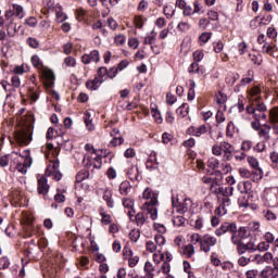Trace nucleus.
I'll return each instance as SVG.
<instances>
[{"label":"nucleus","instance_id":"f257e3e1","mask_svg":"<svg viewBox=\"0 0 278 278\" xmlns=\"http://www.w3.org/2000/svg\"><path fill=\"white\" fill-rule=\"evenodd\" d=\"M34 115H26L20 121V129L14 134V138L17 144L21 147H27L34 140Z\"/></svg>","mask_w":278,"mask_h":278},{"label":"nucleus","instance_id":"f03ea898","mask_svg":"<svg viewBox=\"0 0 278 278\" xmlns=\"http://www.w3.org/2000/svg\"><path fill=\"white\" fill-rule=\"evenodd\" d=\"M225 233H230V240L232 244L237 245V252L240 255H244L247 253V245L236 233H238V226L236 223H224L220 227L215 229V236L220 238V236H225Z\"/></svg>","mask_w":278,"mask_h":278},{"label":"nucleus","instance_id":"7ed1b4c3","mask_svg":"<svg viewBox=\"0 0 278 278\" xmlns=\"http://www.w3.org/2000/svg\"><path fill=\"white\" fill-rule=\"evenodd\" d=\"M143 199L146 202L142 205L143 212L150 214L151 220L157 219V193L153 192L151 188H146L142 193Z\"/></svg>","mask_w":278,"mask_h":278},{"label":"nucleus","instance_id":"20e7f679","mask_svg":"<svg viewBox=\"0 0 278 278\" xmlns=\"http://www.w3.org/2000/svg\"><path fill=\"white\" fill-rule=\"evenodd\" d=\"M172 205L174 210H176L177 214H186V212H188L192 205V200L190 198L172 195Z\"/></svg>","mask_w":278,"mask_h":278},{"label":"nucleus","instance_id":"39448f33","mask_svg":"<svg viewBox=\"0 0 278 278\" xmlns=\"http://www.w3.org/2000/svg\"><path fill=\"white\" fill-rule=\"evenodd\" d=\"M7 21H14V18H25V11L21 4H12L11 9L4 14Z\"/></svg>","mask_w":278,"mask_h":278},{"label":"nucleus","instance_id":"423d86ee","mask_svg":"<svg viewBox=\"0 0 278 278\" xmlns=\"http://www.w3.org/2000/svg\"><path fill=\"white\" fill-rule=\"evenodd\" d=\"M218 243V239L212 235H204L202 237V244L200 245L201 251L203 253H210L212 251V247H216Z\"/></svg>","mask_w":278,"mask_h":278},{"label":"nucleus","instance_id":"0eeeda50","mask_svg":"<svg viewBox=\"0 0 278 278\" xmlns=\"http://www.w3.org/2000/svg\"><path fill=\"white\" fill-rule=\"evenodd\" d=\"M12 155H15V160H17V165H16V170H18V173H21L22 175H27V169L29 168V166H31V157H28L26 154V157L24 159V162H21L18 160V157H21V160H23L22 155H18V153L13 152Z\"/></svg>","mask_w":278,"mask_h":278},{"label":"nucleus","instance_id":"6e6552de","mask_svg":"<svg viewBox=\"0 0 278 278\" xmlns=\"http://www.w3.org/2000/svg\"><path fill=\"white\" fill-rule=\"evenodd\" d=\"M236 151V148L227 142L222 141V153H224L223 160L224 162H231L233 160V152Z\"/></svg>","mask_w":278,"mask_h":278},{"label":"nucleus","instance_id":"1a4fd4ad","mask_svg":"<svg viewBox=\"0 0 278 278\" xmlns=\"http://www.w3.org/2000/svg\"><path fill=\"white\" fill-rule=\"evenodd\" d=\"M85 166L87 168H90V166H93V168L99 169L101 168V166H103V159L98 153L90 155L87 159V163L85 164Z\"/></svg>","mask_w":278,"mask_h":278},{"label":"nucleus","instance_id":"9d476101","mask_svg":"<svg viewBox=\"0 0 278 278\" xmlns=\"http://www.w3.org/2000/svg\"><path fill=\"white\" fill-rule=\"evenodd\" d=\"M101 56L99 54V50H92L89 54H84L81 56V62L84 64H90V62H99Z\"/></svg>","mask_w":278,"mask_h":278},{"label":"nucleus","instance_id":"9b49d317","mask_svg":"<svg viewBox=\"0 0 278 278\" xmlns=\"http://www.w3.org/2000/svg\"><path fill=\"white\" fill-rule=\"evenodd\" d=\"M270 129H273L270 124H264L258 130V138L264 142H268V140H270Z\"/></svg>","mask_w":278,"mask_h":278},{"label":"nucleus","instance_id":"f8f14e48","mask_svg":"<svg viewBox=\"0 0 278 278\" xmlns=\"http://www.w3.org/2000/svg\"><path fill=\"white\" fill-rule=\"evenodd\" d=\"M37 191L39 194H42L43 197H46V194L49 193V184L47 177H41L38 179Z\"/></svg>","mask_w":278,"mask_h":278},{"label":"nucleus","instance_id":"ddd939ff","mask_svg":"<svg viewBox=\"0 0 278 278\" xmlns=\"http://www.w3.org/2000/svg\"><path fill=\"white\" fill-rule=\"evenodd\" d=\"M245 111L248 114H253L255 121H258L260 123H262V121H266L267 118L266 113L255 111V106L248 105Z\"/></svg>","mask_w":278,"mask_h":278},{"label":"nucleus","instance_id":"4468645a","mask_svg":"<svg viewBox=\"0 0 278 278\" xmlns=\"http://www.w3.org/2000/svg\"><path fill=\"white\" fill-rule=\"evenodd\" d=\"M188 134L190 136H197V138H201L203 134H207V126L205 125H201L200 127L191 126L190 128H188Z\"/></svg>","mask_w":278,"mask_h":278},{"label":"nucleus","instance_id":"2eb2a0df","mask_svg":"<svg viewBox=\"0 0 278 278\" xmlns=\"http://www.w3.org/2000/svg\"><path fill=\"white\" fill-rule=\"evenodd\" d=\"M178 251L180 255H184V257L190 258L195 253L194 244L189 243V244L182 245Z\"/></svg>","mask_w":278,"mask_h":278},{"label":"nucleus","instance_id":"dca6fc26","mask_svg":"<svg viewBox=\"0 0 278 278\" xmlns=\"http://www.w3.org/2000/svg\"><path fill=\"white\" fill-rule=\"evenodd\" d=\"M238 190L240 194H251V190H253V184L251 181H241L238 184Z\"/></svg>","mask_w":278,"mask_h":278},{"label":"nucleus","instance_id":"f3484780","mask_svg":"<svg viewBox=\"0 0 278 278\" xmlns=\"http://www.w3.org/2000/svg\"><path fill=\"white\" fill-rule=\"evenodd\" d=\"M250 101H262V89L260 86H254L249 91Z\"/></svg>","mask_w":278,"mask_h":278},{"label":"nucleus","instance_id":"a211bd4d","mask_svg":"<svg viewBox=\"0 0 278 278\" xmlns=\"http://www.w3.org/2000/svg\"><path fill=\"white\" fill-rule=\"evenodd\" d=\"M60 170V160L51 161L48 167L46 168L47 177H51V175L55 172Z\"/></svg>","mask_w":278,"mask_h":278},{"label":"nucleus","instance_id":"6ab92c4d","mask_svg":"<svg viewBox=\"0 0 278 278\" xmlns=\"http://www.w3.org/2000/svg\"><path fill=\"white\" fill-rule=\"evenodd\" d=\"M112 190L110 189H105L102 195L103 201H105L108 207H110L111 210L114 208V198Z\"/></svg>","mask_w":278,"mask_h":278},{"label":"nucleus","instance_id":"aec40b11","mask_svg":"<svg viewBox=\"0 0 278 278\" xmlns=\"http://www.w3.org/2000/svg\"><path fill=\"white\" fill-rule=\"evenodd\" d=\"M277 51V45L275 42H265L262 46V53H266L267 55H273Z\"/></svg>","mask_w":278,"mask_h":278},{"label":"nucleus","instance_id":"412c9836","mask_svg":"<svg viewBox=\"0 0 278 278\" xmlns=\"http://www.w3.org/2000/svg\"><path fill=\"white\" fill-rule=\"evenodd\" d=\"M43 77L47 81V87L51 88L55 81V74L51 70L43 71Z\"/></svg>","mask_w":278,"mask_h":278},{"label":"nucleus","instance_id":"4be33fe9","mask_svg":"<svg viewBox=\"0 0 278 278\" xmlns=\"http://www.w3.org/2000/svg\"><path fill=\"white\" fill-rule=\"evenodd\" d=\"M139 175H140V172H139L137 165H132L127 170V176L130 179V181H138Z\"/></svg>","mask_w":278,"mask_h":278},{"label":"nucleus","instance_id":"5701e85b","mask_svg":"<svg viewBox=\"0 0 278 278\" xmlns=\"http://www.w3.org/2000/svg\"><path fill=\"white\" fill-rule=\"evenodd\" d=\"M146 167L148 170H155V168H157V157L155 156V153L151 154L147 160Z\"/></svg>","mask_w":278,"mask_h":278},{"label":"nucleus","instance_id":"b1692460","mask_svg":"<svg viewBox=\"0 0 278 278\" xmlns=\"http://www.w3.org/2000/svg\"><path fill=\"white\" fill-rule=\"evenodd\" d=\"M84 121L88 131H94V123H92V116L90 115V112L87 111L85 113Z\"/></svg>","mask_w":278,"mask_h":278},{"label":"nucleus","instance_id":"393cba45","mask_svg":"<svg viewBox=\"0 0 278 278\" xmlns=\"http://www.w3.org/2000/svg\"><path fill=\"white\" fill-rule=\"evenodd\" d=\"M154 243L159 248V253H162L164 244H166V238H164L162 235H156L154 237Z\"/></svg>","mask_w":278,"mask_h":278},{"label":"nucleus","instance_id":"a878e982","mask_svg":"<svg viewBox=\"0 0 278 278\" xmlns=\"http://www.w3.org/2000/svg\"><path fill=\"white\" fill-rule=\"evenodd\" d=\"M261 277L273 278V277H278V274L276 270L273 269V267H266L263 270H261Z\"/></svg>","mask_w":278,"mask_h":278},{"label":"nucleus","instance_id":"bb28decb","mask_svg":"<svg viewBox=\"0 0 278 278\" xmlns=\"http://www.w3.org/2000/svg\"><path fill=\"white\" fill-rule=\"evenodd\" d=\"M101 84L103 83H101V80L94 77V79L87 80L86 87L88 88V90H99V87L101 86Z\"/></svg>","mask_w":278,"mask_h":278},{"label":"nucleus","instance_id":"cd10ccee","mask_svg":"<svg viewBox=\"0 0 278 278\" xmlns=\"http://www.w3.org/2000/svg\"><path fill=\"white\" fill-rule=\"evenodd\" d=\"M190 106L188 103H182L177 110L176 114L180 116V118H186V115L189 114Z\"/></svg>","mask_w":278,"mask_h":278},{"label":"nucleus","instance_id":"c85d7f7f","mask_svg":"<svg viewBox=\"0 0 278 278\" xmlns=\"http://www.w3.org/2000/svg\"><path fill=\"white\" fill-rule=\"evenodd\" d=\"M108 67H100L98 71H97V78L100 80V83H104L105 81V78L108 77Z\"/></svg>","mask_w":278,"mask_h":278},{"label":"nucleus","instance_id":"c756f323","mask_svg":"<svg viewBox=\"0 0 278 278\" xmlns=\"http://www.w3.org/2000/svg\"><path fill=\"white\" fill-rule=\"evenodd\" d=\"M252 108H255V112H266V104L262 102V100L258 101H252V104H250Z\"/></svg>","mask_w":278,"mask_h":278},{"label":"nucleus","instance_id":"7c9ffc66","mask_svg":"<svg viewBox=\"0 0 278 278\" xmlns=\"http://www.w3.org/2000/svg\"><path fill=\"white\" fill-rule=\"evenodd\" d=\"M129 190H131V184L129 181L125 180L119 185V193L127 195L129 194Z\"/></svg>","mask_w":278,"mask_h":278},{"label":"nucleus","instance_id":"2f4dec72","mask_svg":"<svg viewBox=\"0 0 278 278\" xmlns=\"http://www.w3.org/2000/svg\"><path fill=\"white\" fill-rule=\"evenodd\" d=\"M88 177H90V172H88L87 169H83L77 173L76 182L81 184V181H84L85 179H88Z\"/></svg>","mask_w":278,"mask_h":278},{"label":"nucleus","instance_id":"473e14b6","mask_svg":"<svg viewBox=\"0 0 278 278\" xmlns=\"http://www.w3.org/2000/svg\"><path fill=\"white\" fill-rule=\"evenodd\" d=\"M264 177V170L262 167H258L252 172L251 179L252 181H260Z\"/></svg>","mask_w":278,"mask_h":278},{"label":"nucleus","instance_id":"72a5a7b5","mask_svg":"<svg viewBox=\"0 0 278 278\" xmlns=\"http://www.w3.org/2000/svg\"><path fill=\"white\" fill-rule=\"evenodd\" d=\"M223 197V199L227 197H233V187L228 186V187H223L222 188V193H219V199Z\"/></svg>","mask_w":278,"mask_h":278},{"label":"nucleus","instance_id":"f704fd0d","mask_svg":"<svg viewBox=\"0 0 278 278\" xmlns=\"http://www.w3.org/2000/svg\"><path fill=\"white\" fill-rule=\"evenodd\" d=\"M129 255L130 257L128 258V266L129 268H134L138 262H140V257L139 256H134V251L129 250Z\"/></svg>","mask_w":278,"mask_h":278},{"label":"nucleus","instance_id":"c9c22d12","mask_svg":"<svg viewBox=\"0 0 278 278\" xmlns=\"http://www.w3.org/2000/svg\"><path fill=\"white\" fill-rule=\"evenodd\" d=\"M269 123H278V106L269 110Z\"/></svg>","mask_w":278,"mask_h":278},{"label":"nucleus","instance_id":"e433bc0d","mask_svg":"<svg viewBox=\"0 0 278 278\" xmlns=\"http://www.w3.org/2000/svg\"><path fill=\"white\" fill-rule=\"evenodd\" d=\"M236 236L239 238V240H247V238H249V231L247 230V227H240L237 229Z\"/></svg>","mask_w":278,"mask_h":278},{"label":"nucleus","instance_id":"4c0bfd02","mask_svg":"<svg viewBox=\"0 0 278 278\" xmlns=\"http://www.w3.org/2000/svg\"><path fill=\"white\" fill-rule=\"evenodd\" d=\"M146 249L149 253H160V248L155 244V241H147Z\"/></svg>","mask_w":278,"mask_h":278},{"label":"nucleus","instance_id":"58836bf2","mask_svg":"<svg viewBox=\"0 0 278 278\" xmlns=\"http://www.w3.org/2000/svg\"><path fill=\"white\" fill-rule=\"evenodd\" d=\"M100 216L102 217V219H101L102 225H111L112 224V215L111 214H108V213L101 211Z\"/></svg>","mask_w":278,"mask_h":278},{"label":"nucleus","instance_id":"ea45409f","mask_svg":"<svg viewBox=\"0 0 278 278\" xmlns=\"http://www.w3.org/2000/svg\"><path fill=\"white\" fill-rule=\"evenodd\" d=\"M163 14L166 16V18H173V16H175V9L173 5H165L163 9Z\"/></svg>","mask_w":278,"mask_h":278},{"label":"nucleus","instance_id":"a19ab883","mask_svg":"<svg viewBox=\"0 0 278 278\" xmlns=\"http://www.w3.org/2000/svg\"><path fill=\"white\" fill-rule=\"evenodd\" d=\"M114 42L117 45V47H123L127 42V37L123 34L116 35L114 37Z\"/></svg>","mask_w":278,"mask_h":278},{"label":"nucleus","instance_id":"79ce46f5","mask_svg":"<svg viewBox=\"0 0 278 278\" xmlns=\"http://www.w3.org/2000/svg\"><path fill=\"white\" fill-rule=\"evenodd\" d=\"M135 220H136L137 227H142V225H144V223H147V217H144V213H138L135 216Z\"/></svg>","mask_w":278,"mask_h":278},{"label":"nucleus","instance_id":"37998d69","mask_svg":"<svg viewBox=\"0 0 278 278\" xmlns=\"http://www.w3.org/2000/svg\"><path fill=\"white\" fill-rule=\"evenodd\" d=\"M238 205L239 207H249V198L247 197V194H241V197H239Z\"/></svg>","mask_w":278,"mask_h":278},{"label":"nucleus","instance_id":"c03bdc74","mask_svg":"<svg viewBox=\"0 0 278 278\" xmlns=\"http://www.w3.org/2000/svg\"><path fill=\"white\" fill-rule=\"evenodd\" d=\"M215 101L219 105H223L224 103H227V94L219 91L217 94H215Z\"/></svg>","mask_w":278,"mask_h":278},{"label":"nucleus","instance_id":"a18cd8bd","mask_svg":"<svg viewBox=\"0 0 278 278\" xmlns=\"http://www.w3.org/2000/svg\"><path fill=\"white\" fill-rule=\"evenodd\" d=\"M263 216L265 220H277V215L273 213L270 210H264L263 211Z\"/></svg>","mask_w":278,"mask_h":278},{"label":"nucleus","instance_id":"49530a36","mask_svg":"<svg viewBox=\"0 0 278 278\" xmlns=\"http://www.w3.org/2000/svg\"><path fill=\"white\" fill-rule=\"evenodd\" d=\"M248 163L250 164L251 168H253V170L261 168L260 167V161L257 159H255L254 156H248Z\"/></svg>","mask_w":278,"mask_h":278},{"label":"nucleus","instance_id":"de8ad7c7","mask_svg":"<svg viewBox=\"0 0 278 278\" xmlns=\"http://www.w3.org/2000/svg\"><path fill=\"white\" fill-rule=\"evenodd\" d=\"M190 242L192 244H200V247H201V244L203 242V237L199 233H192L190 237Z\"/></svg>","mask_w":278,"mask_h":278},{"label":"nucleus","instance_id":"09e8293b","mask_svg":"<svg viewBox=\"0 0 278 278\" xmlns=\"http://www.w3.org/2000/svg\"><path fill=\"white\" fill-rule=\"evenodd\" d=\"M16 31H18L16 29V24L12 23L11 21V24L7 28V34L10 36V38H14V36H16Z\"/></svg>","mask_w":278,"mask_h":278},{"label":"nucleus","instance_id":"8fccbe9b","mask_svg":"<svg viewBox=\"0 0 278 278\" xmlns=\"http://www.w3.org/2000/svg\"><path fill=\"white\" fill-rule=\"evenodd\" d=\"M223 191V186L220 185H211V192L212 194H216V197H218V199H220V193Z\"/></svg>","mask_w":278,"mask_h":278},{"label":"nucleus","instance_id":"3c124183","mask_svg":"<svg viewBox=\"0 0 278 278\" xmlns=\"http://www.w3.org/2000/svg\"><path fill=\"white\" fill-rule=\"evenodd\" d=\"M253 149V141L245 139L241 143V151H251Z\"/></svg>","mask_w":278,"mask_h":278},{"label":"nucleus","instance_id":"603ef678","mask_svg":"<svg viewBox=\"0 0 278 278\" xmlns=\"http://www.w3.org/2000/svg\"><path fill=\"white\" fill-rule=\"evenodd\" d=\"M266 142L267 141L262 140L261 142L256 143L253 148L254 151H256V153H264V151H266Z\"/></svg>","mask_w":278,"mask_h":278},{"label":"nucleus","instance_id":"864d4df0","mask_svg":"<svg viewBox=\"0 0 278 278\" xmlns=\"http://www.w3.org/2000/svg\"><path fill=\"white\" fill-rule=\"evenodd\" d=\"M28 97L29 99L36 103V101L39 99V94H38V91H36V89H34V87H30L28 89Z\"/></svg>","mask_w":278,"mask_h":278},{"label":"nucleus","instance_id":"5fc2aeb1","mask_svg":"<svg viewBox=\"0 0 278 278\" xmlns=\"http://www.w3.org/2000/svg\"><path fill=\"white\" fill-rule=\"evenodd\" d=\"M30 61L33 66H35L36 68H42V61L40 60V56H38L37 54L33 55Z\"/></svg>","mask_w":278,"mask_h":278},{"label":"nucleus","instance_id":"6e6d98bb","mask_svg":"<svg viewBox=\"0 0 278 278\" xmlns=\"http://www.w3.org/2000/svg\"><path fill=\"white\" fill-rule=\"evenodd\" d=\"M236 127L233 126V122H229L226 128V136L228 138H233Z\"/></svg>","mask_w":278,"mask_h":278},{"label":"nucleus","instance_id":"4d7b16f0","mask_svg":"<svg viewBox=\"0 0 278 278\" xmlns=\"http://www.w3.org/2000/svg\"><path fill=\"white\" fill-rule=\"evenodd\" d=\"M207 166H208V168L216 170V168H218V166H220V162L217 159L212 157L208 160Z\"/></svg>","mask_w":278,"mask_h":278},{"label":"nucleus","instance_id":"13d9d810","mask_svg":"<svg viewBox=\"0 0 278 278\" xmlns=\"http://www.w3.org/2000/svg\"><path fill=\"white\" fill-rule=\"evenodd\" d=\"M238 79H240V74H231L230 76L226 77V84L233 86Z\"/></svg>","mask_w":278,"mask_h":278},{"label":"nucleus","instance_id":"bf43d9fd","mask_svg":"<svg viewBox=\"0 0 278 278\" xmlns=\"http://www.w3.org/2000/svg\"><path fill=\"white\" fill-rule=\"evenodd\" d=\"M129 238L131 242H138V240L140 239V230H136V229L130 230Z\"/></svg>","mask_w":278,"mask_h":278},{"label":"nucleus","instance_id":"052dcab7","mask_svg":"<svg viewBox=\"0 0 278 278\" xmlns=\"http://www.w3.org/2000/svg\"><path fill=\"white\" fill-rule=\"evenodd\" d=\"M106 24H108V27L112 29V31H116V28L118 27V23L116 22V20H114V17H109L106 20Z\"/></svg>","mask_w":278,"mask_h":278},{"label":"nucleus","instance_id":"680f3d73","mask_svg":"<svg viewBox=\"0 0 278 278\" xmlns=\"http://www.w3.org/2000/svg\"><path fill=\"white\" fill-rule=\"evenodd\" d=\"M239 174L244 179H251V177H252L251 170H249L248 168H244V167L239 168Z\"/></svg>","mask_w":278,"mask_h":278},{"label":"nucleus","instance_id":"e2e57ef3","mask_svg":"<svg viewBox=\"0 0 278 278\" xmlns=\"http://www.w3.org/2000/svg\"><path fill=\"white\" fill-rule=\"evenodd\" d=\"M245 103H247V99H244V97H242V96H239L238 103H237V108H238L239 112H244Z\"/></svg>","mask_w":278,"mask_h":278},{"label":"nucleus","instance_id":"0e129e2a","mask_svg":"<svg viewBox=\"0 0 278 278\" xmlns=\"http://www.w3.org/2000/svg\"><path fill=\"white\" fill-rule=\"evenodd\" d=\"M245 250L248 253H255V251H257V245H255V242L249 241L245 243Z\"/></svg>","mask_w":278,"mask_h":278},{"label":"nucleus","instance_id":"69168bd1","mask_svg":"<svg viewBox=\"0 0 278 278\" xmlns=\"http://www.w3.org/2000/svg\"><path fill=\"white\" fill-rule=\"evenodd\" d=\"M125 142L123 137H114L113 140L110 141V147H118Z\"/></svg>","mask_w":278,"mask_h":278},{"label":"nucleus","instance_id":"338daca9","mask_svg":"<svg viewBox=\"0 0 278 278\" xmlns=\"http://www.w3.org/2000/svg\"><path fill=\"white\" fill-rule=\"evenodd\" d=\"M222 207L227 212V207H231V199L229 197L222 199Z\"/></svg>","mask_w":278,"mask_h":278},{"label":"nucleus","instance_id":"774afa93","mask_svg":"<svg viewBox=\"0 0 278 278\" xmlns=\"http://www.w3.org/2000/svg\"><path fill=\"white\" fill-rule=\"evenodd\" d=\"M262 23V18H260V17H255L254 20H252L251 22H250V27L252 28V29H257L258 27H260V24Z\"/></svg>","mask_w":278,"mask_h":278}]
</instances>
